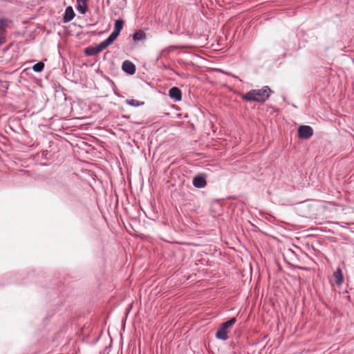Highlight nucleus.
I'll list each match as a JSON object with an SVG mask.
<instances>
[{
    "instance_id": "nucleus-1",
    "label": "nucleus",
    "mask_w": 354,
    "mask_h": 354,
    "mask_svg": "<svg viewBox=\"0 0 354 354\" xmlns=\"http://www.w3.org/2000/svg\"><path fill=\"white\" fill-rule=\"evenodd\" d=\"M272 92L268 86L260 89H252L244 94L242 98L248 102H265L270 97Z\"/></svg>"
},
{
    "instance_id": "nucleus-2",
    "label": "nucleus",
    "mask_w": 354,
    "mask_h": 354,
    "mask_svg": "<svg viewBox=\"0 0 354 354\" xmlns=\"http://www.w3.org/2000/svg\"><path fill=\"white\" fill-rule=\"evenodd\" d=\"M236 322V317H232L227 322L222 323L220 328L216 331L215 337L221 340H227L228 339L227 334Z\"/></svg>"
},
{
    "instance_id": "nucleus-3",
    "label": "nucleus",
    "mask_w": 354,
    "mask_h": 354,
    "mask_svg": "<svg viewBox=\"0 0 354 354\" xmlns=\"http://www.w3.org/2000/svg\"><path fill=\"white\" fill-rule=\"evenodd\" d=\"M313 134V129L308 125H301L298 128V136L301 139H309Z\"/></svg>"
},
{
    "instance_id": "nucleus-4",
    "label": "nucleus",
    "mask_w": 354,
    "mask_h": 354,
    "mask_svg": "<svg viewBox=\"0 0 354 354\" xmlns=\"http://www.w3.org/2000/svg\"><path fill=\"white\" fill-rule=\"evenodd\" d=\"M206 177V174L203 173L196 176L192 180L193 185L198 189L204 188L207 185Z\"/></svg>"
},
{
    "instance_id": "nucleus-5",
    "label": "nucleus",
    "mask_w": 354,
    "mask_h": 354,
    "mask_svg": "<svg viewBox=\"0 0 354 354\" xmlns=\"http://www.w3.org/2000/svg\"><path fill=\"white\" fill-rule=\"evenodd\" d=\"M122 69L129 75H133L136 73L135 64L129 60H125L122 64Z\"/></svg>"
},
{
    "instance_id": "nucleus-6",
    "label": "nucleus",
    "mask_w": 354,
    "mask_h": 354,
    "mask_svg": "<svg viewBox=\"0 0 354 354\" xmlns=\"http://www.w3.org/2000/svg\"><path fill=\"white\" fill-rule=\"evenodd\" d=\"M169 96L176 102H179L182 99V92L178 87L174 86L169 91Z\"/></svg>"
},
{
    "instance_id": "nucleus-7",
    "label": "nucleus",
    "mask_w": 354,
    "mask_h": 354,
    "mask_svg": "<svg viewBox=\"0 0 354 354\" xmlns=\"http://www.w3.org/2000/svg\"><path fill=\"white\" fill-rule=\"evenodd\" d=\"M75 16V12L71 6H68L65 10V13L63 17L64 23H68L72 21Z\"/></svg>"
},
{
    "instance_id": "nucleus-8",
    "label": "nucleus",
    "mask_w": 354,
    "mask_h": 354,
    "mask_svg": "<svg viewBox=\"0 0 354 354\" xmlns=\"http://www.w3.org/2000/svg\"><path fill=\"white\" fill-rule=\"evenodd\" d=\"M11 23L12 20L8 18H0V30L6 32V28L8 27L9 24Z\"/></svg>"
},
{
    "instance_id": "nucleus-9",
    "label": "nucleus",
    "mask_w": 354,
    "mask_h": 354,
    "mask_svg": "<svg viewBox=\"0 0 354 354\" xmlns=\"http://www.w3.org/2000/svg\"><path fill=\"white\" fill-rule=\"evenodd\" d=\"M334 277H335V283L337 285L339 286L343 283L344 277H343L342 270L340 268H337V270L334 272Z\"/></svg>"
},
{
    "instance_id": "nucleus-10",
    "label": "nucleus",
    "mask_w": 354,
    "mask_h": 354,
    "mask_svg": "<svg viewBox=\"0 0 354 354\" xmlns=\"http://www.w3.org/2000/svg\"><path fill=\"white\" fill-rule=\"evenodd\" d=\"M146 38V34L142 30H138L133 35V40L134 41H142Z\"/></svg>"
},
{
    "instance_id": "nucleus-11",
    "label": "nucleus",
    "mask_w": 354,
    "mask_h": 354,
    "mask_svg": "<svg viewBox=\"0 0 354 354\" xmlns=\"http://www.w3.org/2000/svg\"><path fill=\"white\" fill-rule=\"evenodd\" d=\"M124 25V21L122 19H117L114 24V30L113 32L120 35Z\"/></svg>"
},
{
    "instance_id": "nucleus-12",
    "label": "nucleus",
    "mask_w": 354,
    "mask_h": 354,
    "mask_svg": "<svg viewBox=\"0 0 354 354\" xmlns=\"http://www.w3.org/2000/svg\"><path fill=\"white\" fill-rule=\"evenodd\" d=\"M44 64L42 62H39L32 66V70L36 73H40L44 70Z\"/></svg>"
},
{
    "instance_id": "nucleus-13",
    "label": "nucleus",
    "mask_w": 354,
    "mask_h": 354,
    "mask_svg": "<svg viewBox=\"0 0 354 354\" xmlns=\"http://www.w3.org/2000/svg\"><path fill=\"white\" fill-rule=\"evenodd\" d=\"M126 103L130 106H141V105H143L144 104V102H138L136 100H133V99H131V100H126Z\"/></svg>"
},
{
    "instance_id": "nucleus-14",
    "label": "nucleus",
    "mask_w": 354,
    "mask_h": 354,
    "mask_svg": "<svg viewBox=\"0 0 354 354\" xmlns=\"http://www.w3.org/2000/svg\"><path fill=\"white\" fill-rule=\"evenodd\" d=\"M118 35H119L116 32H112L111 35L108 37V38L105 40L107 41V43H109L111 45L116 39Z\"/></svg>"
},
{
    "instance_id": "nucleus-15",
    "label": "nucleus",
    "mask_w": 354,
    "mask_h": 354,
    "mask_svg": "<svg viewBox=\"0 0 354 354\" xmlns=\"http://www.w3.org/2000/svg\"><path fill=\"white\" fill-rule=\"evenodd\" d=\"M77 10L81 13V14H85L88 11V6L86 3H83L82 5L79 4L77 6Z\"/></svg>"
},
{
    "instance_id": "nucleus-16",
    "label": "nucleus",
    "mask_w": 354,
    "mask_h": 354,
    "mask_svg": "<svg viewBox=\"0 0 354 354\" xmlns=\"http://www.w3.org/2000/svg\"><path fill=\"white\" fill-rule=\"evenodd\" d=\"M84 53L87 55V56H95L96 55H97L93 47H88V48H86L84 50Z\"/></svg>"
},
{
    "instance_id": "nucleus-17",
    "label": "nucleus",
    "mask_w": 354,
    "mask_h": 354,
    "mask_svg": "<svg viewBox=\"0 0 354 354\" xmlns=\"http://www.w3.org/2000/svg\"><path fill=\"white\" fill-rule=\"evenodd\" d=\"M6 40V32L0 30V46L3 44Z\"/></svg>"
},
{
    "instance_id": "nucleus-18",
    "label": "nucleus",
    "mask_w": 354,
    "mask_h": 354,
    "mask_svg": "<svg viewBox=\"0 0 354 354\" xmlns=\"http://www.w3.org/2000/svg\"><path fill=\"white\" fill-rule=\"evenodd\" d=\"M98 46H100L101 50L102 51L105 48H106L110 44L107 43L106 40H104L103 41L100 42Z\"/></svg>"
},
{
    "instance_id": "nucleus-19",
    "label": "nucleus",
    "mask_w": 354,
    "mask_h": 354,
    "mask_svg": "<svg viewBox=\"0 0 354 354\" xmlns=\"http://www.w3.org/2000/svg\"><path fill=\"white\" fill-rule=\"evenodd\" d=\"M93 48H94V49H95V50L97 54H98L99 53L102 52V50H101V49H100V46L98 45L97 46H95V47H93Z\"/></svg>"
},
{
    "instance_id": "nucleus-20",
    "label": "nucleus",
    "mask_w": 354,
    "mask_h": 354,
    "mask_svg": "<svg viewBox=\"0 0 354 354\" xmlns=\"http://www.w3.org/2000/svg\"><path fill=\"white\" fill-rule=\"evenodd\" d=\"M88 0H77L78 3L82 2V3H86Z\"/></svg>"
}]
</instances>
